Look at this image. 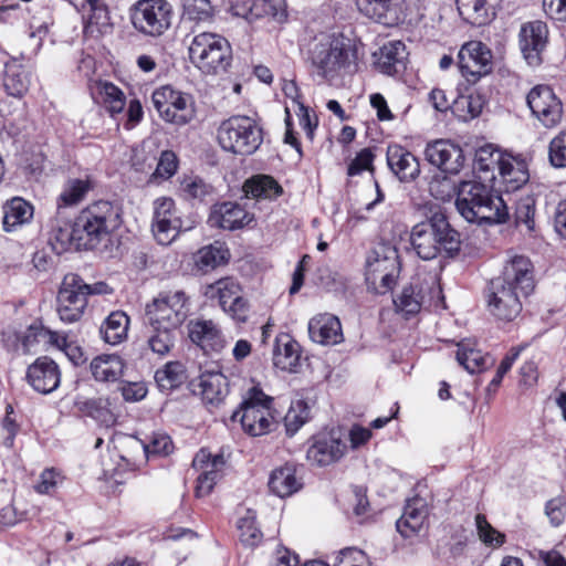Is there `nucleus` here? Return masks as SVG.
Instances as JSON below:
<instances>
[{"mask_svg":"<svg viewBox=\"0 0 566 566\" xmlns=\"http://www.w3.org/2000/svg\"><path fill=\"white\" fill-rule=\"evenodd\" d=\"M366 559L363 551L355 547H346L337 553L334 566H361L360 563Z\"/></svg>","mask_w":566,"mask_h":566,"instance_id":"774afa93","label":"nucleus"},{"mask_svg":"<svg viewBox=\"0 0 566 566\" xmlns=\"http://www.w3.org/2000/svg\"><path fill=\"white\" fill-rule=\"evenodd\" d=\"M189 337L205 353H220L228 342L218 325L211 319L191 321L188 325Z\"/></svg>","mask_w":566,"mask_h":566,"instance_id":"4be33fe9","label":"nucleus"},{"mask_svg":"<svg viewBox=\"0 0 566 566\" xmlns=\"http://www.w3.org/2000/svg\"><path fill=\"white\" fill-rule=\"evenodd\" d=\"M399 272L398 251L390 244H378L367 258L366 282L378 294L392 290Z\"/></svg>","mask_w":566,"mask_h":566,"instance_id":"6e6552de","label":"nucleus"},{"mask_svg":"<svg viewBox=\"0 0 566 566\" xmlns=\"http://www.w3.org/2000/svg\"><path fill=\"white\" fill-rule=\"evenodd\" d=\"M193 228V221H184L175 201L169 197L157 198L153 202L151 232L163 245L174 242L180 232Z\"/></svg>","mask_w":566,"mask_h":566,"instance_id":"9b49d317","label":"nucleus"},{"mask_svg":"<svg viewBox=\"0 0 566 566\" xmlns=\"http://www.w3.org/2000/svg\"><path fill=\"white\" fill-rule=\"evenodd\" d=\"M33 217L31 203L20 197L8 200L3 206V229L7 232L29 223Z\"/></svg>","mask_w":566,"mask_h":566,"instance_id":"f704fd0d","label":"nucleus"},{"mask_svg":"<svg viewBox=\"0 0 566 566\" xmlns=\"http://www.w3.org/2000/svg\"><path fill=\"white\" fill-rule=\"evenodd\" d=\"M548 158L552 166L556 168L566 167V129L551 140Z\"/></svg>","mask_w":566,"mask_h":566,"instance_id":"680f3d73","label":"nucleus"},{"mask_svg":"<svg viewBox=\"0 0 566 566\" xmlns=\"http://www.w3.org/2000/svg\"><path fill=\"white\" fill-rule=\"evenodd\" d=\"M83 22L87 36L97 38L112 31L108 8L102 0H85Z\"/></svg>","mask_w":566,"mask_h":566,"instance_id":"b1692460","label":"nucleus"},{"mask_svg":"<svg viewBox=\"0 0 566 566\" xmlns=\"http://www.w3.org/2000/svg\"><path fill=\"white\" fill-rule=\"evenodd\" d=\"M409 240L416 254L426 261L439 255L453 256L461 247L459 232L451 228L447 217L440 212L415 224Z\"/></svg>","mask_w":566,"mask_h":566,"instance_id":"f03ea898","label":"nucleus"},{"mask_svg":"<svg viewBox=\"0 0 566 566\" xmlns=\"http://www.w3.org/2000/svg\"><path fill=\"white\" fill-rule=\"evenodd\" d=\"M509 156L495 148L493 145H484L476 149L473 168L483 181L493 182L497 180L500 166Z\"/></svg>","mask_w":566,"mask_h":566,"instance_id":"cd10ccee","label":"nucleus"},{"mask_svg":"<svg viewBox=\"0 0 566 566\" xmlns=\"http://www.w3.org/2000/svg\"><path fill=\"white\" fill-rule=\"evenodd\" d=\"M527 105L543 126H557L563 117V104L547 85H536L527 94Z\"/></svg>","mask_w":566,"mask_h":566,"instance_id":"dca6fc26","label":"nucleus"},{"mask_svg":"<svg viewBox=\"0 0 566 566\" xmlns=\"http://www.w3.org/2000/svg\"><path fill=\"white\" fill-rule=\"evenodd\" d=\"M122 223L120 210L109 201L99 200L83 209L75 218L80 245L95 248Z\"/></svg>","mask_w":566,"mask_h":566,"instance_id":"20e7f679","label":"nucleus"},{"mask_svg":"<svg viewBox=\"0 0 566 566\" xmlns=\"http://www.w3.org/2000/svg\"><path fill=\"white\" fill-rule=\"evenodd\" d=\"M180 189L189 199H203L211 192V187L198 177H187L181 181Z\"/></svg>","mask_w":566,"mask_h":566,"instance_id":"69168bd1","label":"nucleus"},{"mask_svg":"<svg viewBox=\"0 0 566 566\" xmlns=\"http://www.w3.org/2000/svg\"><path fill=\"white\" fill-rule=\"evenodd\" d=\"M459 67L468 82L475 83L492 70V53L480 41L465 43L458 54Z\"/></svg>","mask_w":566,"mask_h":566,"instance_id":"f3484780","label":"nucleus"},{"mask_svg":"<svg viewBox=\"0 0 566 566\" xmlns=\"http://www.w3.org/2000/svg\"><path fill=\"white\" fill-rule=\"evenodd\" d=\"M547 41L548 28L543 21L535 20L522 24L518 33V44L528 65L537 66L542 63V53L547 45Z\"/></svg>","mask_w":566,"mask_h":566,"instance_id":"a211bd4d","label":"nucleus"},{"mask_svg":"<svg viewBox=\"0 0 566 566\" xmlns=\"http://www.w3.org/2000/svg\"><path fill=\"white\" fill-rule=\"evenodd\" d=\"M214 10L210 0H184V19L195 22H209Z\"/></svg>","mask_w":566,"mask_h":566,"instance_id":"5fc2aeb1","label":"nucleus"},{"mask_svg":"<svg viewBox=\"0 0 566 566\" xmlns=\"http://www.w3.org/2000/svg\"><path fill=\"white\" fill-rule=\"evenodd\" d=\"M310 411L303 400L292 403L284 417V426L289 436L295 434L298 429L307 421Z\"/></svg>","mask_w":566,"mask_h":566,"instance_id":"4d7b16f0","label":"nucleus"},{"mask_svg":"<svg viewBox=\"0 0 566 566\" xmlns=\"http://www.w3.org/2000/svg\"><path fill=\"white\" fill-rule=\"evenodd\" d=\"M205 295L217 300L220 307L233 319L244 323L248 319L249 304L241 295L240 284L231 279L223 277L206 286Z\"/></svg>","mask_w":566,"mask_h":566,"instance_id":"4468645a","label":"nucleus"},{"mask_svg":"<svg viewBox=\"0 0 566 566\" xmlns=\"http://www.w3.org/2000/svg\"><path fill=\"white\" fill-rule=\"evenodd\" d=\"M534 290L532 263L524 255H514L505 263L501 275L486 290L489 312L497 319L511 322L522 311L521 296Z\"/></svg>","mask_w":566,"mask_h":566,"instance_id":"f257e3e1","label":"nucleus"},{"mask_svg":"<svg viewBox=\"0 0 566 566\" xmlns=\"http://www.w3.org/2000/svg\"><path fill=\"white\" fill-rule=\"evenodd\" d=\"M301 349L297 342L287 334L276 337L273 349V364L285 371H296L300 365Z\"/></svg>","mask_w":566,"mask_h":566,"instance_id":"7c9ffc66","label":"nucleus"},{"mask_svg":"<svg viewBox=\"0 0 566 566\" xmlns=\"http://www.w3.org/2000/svg\"><path fill=\"white\" fill-rule=\"evenodd\" d=\"M217 139L224 151L250 156L262 145L263 130L254 118L234 115L220 124L217 129Z\"/></svg>","mask_w":566,"mask_h":566,"instance_id":"39448f33","label":"nucleus"},{"mask_svg":"<svg viewBox=\"0 0 566 566\" xmlns=\"http://www.w3.org/2000/svg\"><path fill=\"white\" fill-rule=\"evenodd\" d=\"M50 343L64 350L65 355L75 366H80L85 363L86 357L84 356L83 350L78 346L69 343L65 335L53 333L50 335Z\"/></svg>","mask_w":566,"mask_h":566,"instance_id":"e2e57ef3","label":"nucleus"},{"mask_svg":"<svg viewBox=\"0 0 566 566\" xmlns=\"http://www.w3.org/2000/svg\"><path fill=\"white\" fill-rule=\"evenodd\" d=\"M30 72L15 59L6 63L3 86L6 92L13 97H22L30 87Z\"/></svg>","mask_w":566,"mask_h":566,"instance_id":"72a5a7b5","label":"nucleus"},{"mask_svg":"<svg viewBox=\"0 0 566 566\" xmlns=\"http://www.w3.org/2000/svg\"><path fill=\"white\" fill-rule=\"evenodd\" d=\"M243 190L248 197L256 199H274L283 191L279 182L268 175H256L248 179Z\"/></svg>","mask_w":566,"mask_h":566,"instance_id":"37998d69","label":"nucleus"},{"mask_svg":"<svg viewBox=\"0 0 566 566\" xmlns=\"http://www.w3.org/2000/svg\"><path fill=\"white\" fill-rule=\"evenodd\" d=\"M154 107L167 123L185 125L193 117L191 97L171 86H161L153 93Z\"/></svg>","mask_w":566,"mask_h":566,"instance_id":"ddd939ff","label":"nucleus"},{"mask_svg":"<svg viewBox=\"0 0 566 566\" xmlns=\"http://www.w3.org/2000/svg\"><path fill=\"white\" fill-rule=\"evenodd\" d=\"M427 160L441 171L457 175L463 168L464 154L462 148L447 139L429 143L424 149Z\"/></svg>","mask_w":566,"mask_h":566,"instance_id":"6ab92c4d","label":"nucleus"},{"mask_svg":"<svg viewBox=\"0 0 566 566\" xmlns=\"http://www.w3.org/2000/svg\"><path fill=\"white\" fill-rule=\"evenodd\" d=\"M172 7L166 0H139L129 9L133 28L145 36L157 38L170 27Z\"/></svg>","mask_w":566,"mask_h":566,"instance_id":"1a4fd4ad","label":"nucleus"},{"mask_svg":"<svg viewBox=\"0 0 566 566\" xmlns=\"http://www.w3.org/2000/svg\"><path fill=\"white\" fill-rule=\"evenodd\" d=\"M255 513L247 510L245 514L238 521V530L240 532V539L248 546H255L262 539V533L255 523Z\"/></svg>","mask_w":566,"mask_h":566,"instance_id":"864d4df0","label":"nucleus"},{"mask_svg":"<svg viewBox=\"0 0 566 566\" xmlns=\"http://www.w3.org/2000/svg\"><path fill=\"white\" fill-rule=\"evenodd\" d=\"M387 163L401 181L415 180L420 174V165L417 157L402 146H388Z\"/></svg>","mask_w":566,"mask_h":566,"instance_id":"a878e982","label":"nucleus"},{"mask_svg":"<svg viewBox=\"0 0 566 566\" xmlns=\"http://www.w3.org/2000/svg\"><path fill=\"white\" fill-rule=\"evenodd\" d=\"M198 387L202 400L209 405H218L228 395V379L220 371H206L200 375Z\"/></svg>","mask_w":566,"mask_h":566,"instance_id":"473e14b6","label":"nucleus"},{"mask_svg":"<svg viewBox=\"0 0 566 566\" xmlns=\"http://www.w3.org/2000/svg\"><path fill=\"white\" fill-rule=\"evenodd\" d=\"M229 251L222 244L216 242L201 248L196 254V264L200 270L208 271L224 264L228 261Z\"/></svg>","mask_w":566,"mask_h":566,"instance_id":"a18cd8bd","label":"nucleus"},{"mask_svg":"<svg viewBox=\"0 0 566 566\" xmlns=\"http://www.w3.org/2000/svg\"><path fill=\"white\" fill-rule=\"evenodd\" d=\"M423 303L422 289L417 284H409L402 287L401 292L394 298L397 312L405 316L415 315L420 312Z\"/></svg>","mask_w":566,"mask_h":566,"instance_id":"c03bdc74","label":"nucleus"},{"mask_svg":"<svg viewBox=\"0 0 566 566\" xmlns=\"http://www.w3.org/2000/svg\"><path fill=\"white\" fill-rule=\"evenodd\" d=\"M88 179H70L57 199V209L80 203L91 189Z\"/></svg>","mask_w":566,"mask_h":566,"instance_id":"49530a36","label":"nucleus"},{"mask_svg":"<svg viewBox=\"0 0 566 566\" xmlns=\"http://www.w3.org/2000/svg\"><path fill=\"white\" fill-rule=\"evenodd\" d=\"M346 451V444L340 438L329 436L314 441L307 449L306 457L313 464L324 467L338 461Z\"/></svg>","mask_w":566,"mask_h":566,"instance_id":"393cba45","label":"nucleus"},{"mask_svg":"<svg viewBox=\"0 0 566 566\" xmlns=\"http://www.w3.org/2000/svg\"><path fill=\"white\" fill-rule=\"evenodd\" d=\"M272 402V397L253 386L247 391L240 410L232 415V420L239 418L242 429L252 437L269 433L274 426Z\"/></svg>","mask_w":566,"mask_h":566,"instance_id":"0eeeda50","label":"nucleus"},{"mask_svg":"<svg viewBox=\"0 0 566 566\" xmlns=\"http://www.w3.org/2000/svg\"><path fill=\"white\" fill-rule=\"evenodd\" d=\"M61 474L54 469H45L39 478V482L34 485V490L39 494H51L61 482Z\"/></svg>","mask_w":566,"mask_h":566,"instance_id":"338daca9","label":"nucleus"},{"mask_svg":"<svg viewBox=\"0 0 566 566\" xmlns=\"http://www.w3.org/2000/svg\"><path fill=\"white\" fill-rule=\"evenodd\" d=\"M192 64L203 74L220 75L228 71L232 62L229 41L220 34L201 32L193 36L189 46Z\"/></svg>","mask_w":566,"mask_h":566,"instance_id":"423d86ee","label":"nucleus"},{"mask_svg":"<svg viewBox=\"0 0 566 566\" xmlns=\"http://www.w3.org/2000/svg\"><path fill=\"white\" fill-rule=\"evenodd\" d=\"M302 484L296 478L295 467L285 464L275 469L270 476L269 488L280 497L290 496L301 489Z\"/></svg>","mask_w":566,"mask_h":566,"instance_id":"e433bc0d","label":"nucleus"},{"mask_svg":"<svg viewBox=\"0 0 566 566\" xmlns=\"http://www.w3.org/2000/svg\"><path fill=\"white\" fill-rule=\"evenodd\" d=\"M457 360L470 374L482 371L486 368L489 356L476 348L473 339H463L458 344Z\"/></svg>","mask_w":566,"mask_h":566,"instance_id":"4c0bfd02","label":"nucleus"},{"mask_svg":"<svg viewBox=\"0 0 566 566\" xmlns=\"http://www.w3.org/2000/svg\"><path fill=\"white\" fill-rule=\"evenodd\" d=\"M176 329L170 328H151V334L148 337L147 344L150 350L164 357L169 354L176 342Z\"/></svg>","mask_w":566,"mask_h":566,"instance_id":"8fccbe9b","label":"nucleus"},{"mask_svg":"<svg viewBox=\"0 0 566 566\" xmlns=\"http://www.w3.org/2000/svg\"><path fill=\"white\" fill-rule=\"evenodd\" d=\"M76 406L81 412L95 419L105 427H112L116 423V415L111 409L108 398H91L77 401Z\"/></svg>","mask_w":566,"mask_h":566,"instance_id":"79ce46f5","label":"nucleus"},{"mask_svg":"<svg viewBox=\"0 0 566 566\" xmlns=\"http://www.w3.org/2000/svg\"><path fill=\"white\" fill-rule=\"evenodd\" d=\"M128 327L129 317L126 313L114 311L106 317L101 326V334L107 344L117 345L126 339Z\"/></svg>","mask_w":566,"mask_h":566,"instance_id":"a19ab883","label":"nucleus"},{"mask_svg":"<svg viewBox=\"0 0 566 566\" xmlns=\"http://www.w3.org/2000/svg\"><path fill=\"white\" fill-rule=\"evenodd\" d=\"M52 239L59 242L62 248H66L73 243L80 248V233L75 232V221L73 223L70 222H61L59 220L52 226Z\"/></svg>","mask_w":566,"mask_h":566,"instance_id":"bf43d9fd","label":"nucleus"},{"mask_svg":"<svg viewBox=\"0 0 566 566\" xmlns=\"http://www.w3.org/2000/svg\"><path fill=\"white\" fill-rule=\"evenodd\" d=\"M484 106V98L479 93L460 95L453 101V112L464 120L479 116Z\"/></svg>","mask_w":566,"mask_h":566,"instance_id":"09e8293b","label":"nucleus"},{"mask_svg":"<svg viewBox=\"0 0 566 566\" xmlns=\"http://www.w3.org/2000/svg\"><path fill=\"white\" fill-rule=\"evenodd\" d=\"M475 525L479 538L488 546L500 547L505 542V535L495 530L486 520L485 515L475 516Z\"/></svg>","mask_w":566,"mask_h":566,"instance_id":"13d9d810","label":"nucleus"},{"mask_svg":"<svg viewBox=\"0 0 566 566\" xmlns=\"http://www.w3.org/2000/svg\"><path fill=\"white\" fill-rule=\"evenodd\" d=\"M430 193L438 200L449 201L457 195L455 184L446 176H434L429 184Z\"/></svg>","mask_w":566,"mask_h":566,"instance_id":"052dcab7","label":"nucleus"},{"mask_svg":"<svg viewBox=\"0 0 566 566\" xmlns=\"http://www.w3.org/2000/svg\"><path fill=\"white\" fill-rule=\"evenodd\" d=\"M357 10L366 18L385 25L394 22L395 0H355Z\"/></svg>","mask_w":566,"mask_h":566,"instance_id":"58836bf2","label":"nucleus"},{"mask_svg":"<svg viewBox=\"0 0 566 566\" xmlns=\"http://www.w3.org/2000/svg\"><path fill=\"white\" fill-rule=\"evenodd\" d=\"M253 220V216L234 202H223L216 206L211 211L208 223L213 228L226 230H235L248 226Z\"/></svg>","mask_w":566,"mask_h":566,"instance_id":"5701e85b","label":"nucleus"},{"mask_svg":"<svg viewBox=\"0 0 566 566\" xmlns=\"http://www.w3.org/2000/svg\"><path fill=\"white\" fill-rule=\"evenodd\" d=\"M376 69L386 75H395L405 69L406 45L401 41H390L374 53Z\"/></svg>","mask_w":566,"mask_h":566,"instance_id":"bb28decb","label":"nucleus"},{"mask_svg":"<svg viewBox=\"0 0 566 566\" xmlns=\"http://www.w3.org/2000/svg\"><path fill=\"white\" fill-rule=\"evenodd\" d=\"M90 369L97 381H116L123 375L124 361L118 355L103 354L91 361Z\"/></svg>","mask_w":566,"mask_h":566,"instance_id":"c9c22d12","label":"nucleus"},{"mask_svg":"<svg viewBox=\"0 0 566 566\" xmlns=\"http://www.w3.org/2000/svg\"><path fill=\"white\" fill-rule=\"evenodd\" d=\"M428 510L423 499L413 497L405 506L403 514L397 521V531L406 538L418 534L427 520Z\"/></svg>","mask_w":566,"mask_h":566,"instance_id":"c85d7f7f","label":"nucleus"},{"mask_svg":"<svg viewBox=\"0 0 566 566\" xmlns=\"http://www.w3.org/2000/svg\"><path fill=\"white\" fill-rule=\"evenodd\" d=\"M455 206L468 222L478 224L501 223L509 216L503 199L492 193L491 186L478 181L460 184Z\"/></svg>","mask_w":566,"mask_h":566,"instance_id":"7ed1b4c3","label":"nucleus"},{"mask_svg":"<svg viewBox=\"0 0 566 566\" xmlns=\"http://www.w3.org/2000/svg\"><path fill=\"white\" fill-rule=\"evenodd\" d=\"M155 380L163 390H171L186 380V369L179 361H170L155 374Z\"/></svg>","mask_w":566,"mask_h":566,"instance_id":"de8ad7c7","label":"nucleus"},{"mask_svg":"<svg viewBox=\"0 0 566 566\" xmlns=\"http://www.w3.org/2000/svg\"><path fill=\"white\" fill-rule=\"evenodd\" d=\"M132 442L139 447L147 458L149 455H168L172 450L170 437L164 433H154L147 443L135 439Z\"/></svg>","mask_w":566,"mask_h":566,"instance_id":"6e6d98bb","label":"nucleus"},{"mask_svg":"<svg viewBox=\"0 0 566 566\" xmlns=\"http://www.w3.org/2000/svg\"><path fill=\"white\" fill-rule=\"evenodd\" d=\"M187 316V297L181 291L160 294L147 304L145 311V319L151 328L167 327L178 331Z\"/></svg>","mask_w":566,"mask_h":566,"instance_id":"9d476101","label":"nucleus"},{"mask_svg":"<svg viewBox=\"0 0 566 566\" xmlns=\"http://www.w3.org/2000/svg\"><path fill=\"white\" fill-rule=\"evenodd\" d=\"M27 380L35 391L43 395L50 394L59 387L61 381L59 366L46 356L39 357L28 367Z\"/></svg>","mask_w":566,"mask_h":566,"instance_id":"aec40b11","label":"nucleus"},{"mask_svg":"<svg viewBox=\"0 0 566 566\" xmlns=\"http://www.w3.org/2000/svg\"><path fill=\"white\" fill-rule=\"evenodd\" d=\"M104 103L111 115L123 112L125 107V96L123 92L112 83H105L103 86Z\"/></svg>","mask_w":566,"mask_h":566,"instance_id":"0e129e2a","label":"nucleus"},{"mask_svg":"<svg viewBox=\"0 0 566 566\" xmlns=\"http://www.w3.org/2000/svg\"><path fill=\"white\" fill-rule=\"evenodd\" d=\"M192 464L196 469L201 470L197 479L196 495L198 497L210 494L214 484L221 476L220 472L224 465L222 455H213L206 451L200 450L193 458Z\"/></svg>","mask_w":566,"mask_h":566,"instance_id":"412c9836","label":"nucleus"},{"mask_svg":"<svg viewBox=\"0 0 566 566\" xmlns=\"http://www.w3.org/2000/svg\"><path fill=\"white\" fill-rule=\"evenodd\" d=\"M86 283L77 274L64 276L57 293V314L64 323L77 322L87 306Z\"/></svg>","mask_w":566,"mask_h":566,"instance_id":"f8f14e48","label":"nucleus"},{"mask_svg":"<svg viewBox=\"0 0 566 566\" xmlns=\"http://www.w3.org/2000/svg\"><path fill=\"white\" fill-rule=\"evenodd\" d=\"M348 56V48L343 40L327 38L314 46L311 59L319 75L334 77L349 63Z\"/></svg>","mask_w":566,"mask_h":566,"instance_id":"2eb2a0df","label":"nucleus"},{"mask_svg":"<svg viewBox=\"0 0 566 566\" xmlns=\"http://www.w3.org/2000/svg\"><path fill=\"white\" fill-rule=\"evenodd\" d=\"M497 0H457L458 10L465 21L481 27L490 23L495 17Z\"/></svg>","mask_w":566,"mask_h":566,"instance_id":"2f4dec72","label":"nucleus"},{"mask_svg":"<svg viewBox=\"0 0 566 566\" xmlns=\"http://www.w3.org/2000/svg\"><path fill=\"white\" fill-rule=\"evenodd\" d=\"M283 0H251V3L245 11H237V14L242 15L248 21L263 17L275 18L282 8Z\"/></svg>","mask_w":566,"mask_h":566,"instance_id":"603ef678","label":"nucleus"},{"mask_svg":"<svg viewBox=\"0 0 566 566\" xmlns=\"http://www.w3.org/2000/svg\"><path fill=\"white\" fill-rule=\"evenodd\" d=\"M308 334L315 343L322 345L337 344L342 339L340 322L331 314L315 316L308 323Z\"/></svg>","mask_w":566,"mask_h":566,"instance_id":"c756f323","label":"nucleus"},{"mask_svg":"<svg viewBox=\"0 0 566 566\" xmlns=\"http://www.w3.org/2000/svg\"><path fill=\"white\" fill-rule=\"evenodd\" d=\"M530 178L527 168L523 161H517L513 157H507L500 166L497 179L504 185L506 191H515L527 182Z\"/></svg>","mask_w":566,"mask_h":566,"instance_id":"ea45409f","label":"nucleus"},{"mask_svg":"<svg viewBox=\"0 0 566 566\" xmlns=\"http://www.w3.org/2000/svg\"><path fill=\"white\" fill-rule=\"evenodd\" d=\"M515 224L525 233H532L535 228V199L532 196L521 198L515 208Z\"/></svg>","mask_w":566,"mask_h":566,"instance_id":"3c124183","label":"nucleus"}]
</instances>
